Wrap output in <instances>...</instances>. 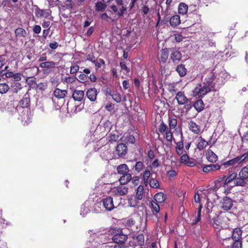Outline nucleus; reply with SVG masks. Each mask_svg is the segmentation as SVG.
<instances>
[{
  "instance_id": "obj_1",
  "label": "nucleus",
  "mask_w": 248,
  "mask_h": 248,
  "mask_svg": "<svg viewBox=\"0 0 248 248\" xmlns=\"http://www.w3.org/2000/svg\"><path fill=\"white\" fill-rule=\"evenodd\" d=\"M112 240L116 244L113 248H125V243L128 239V235L124 232L123 229L114 227L111 229Z\"/></svg>"
},
{
  "instance_id": "obj_2",
  "label": "nucleus",
  "mask_w": 248,
  "mask_h": 248,
  "mask_svg": "<svg viewBox=\"0 0 248 248\" xmlns=\"http://www.w3.org/2000/svg\"><path fill=\"white\" fill-rule=\"evenodd\" d=\"M117 171L118 174L122 175L119 179L121 184L124 185L131 181L132 175L129 173V169L126 164H122L118 166Z\"/></svg>"
},
{
  "instance_id": "obj_3",
  "label": "nucleus",
  "mask_w": 248,
  "mask_h": 248,
  "mask_svg": "<svg viewBox=\"0 0 248 248\" xmlns=\"http://www.w3.org/2000/svg\"><path fill=\"white\" fill-rule=\"evenodd\" d=\"M116 5H112L110 8L119 17L123 16L127 9V2L125 0H115Z\"/></svg>"
},
{
  "instance_id": "obj_4",
  "label": "nucleus",
  "mask_w": 248,
  "mask_h": 248,
  "mask_svg": "<svg viewBox=\"0 0 248 248\" xmlns=\"http://www.w3.org/2000/svg\"><path fill=\"white\" fill-rule=\"evenodd\" d=\"M235 185L241 186H245L248 185V167H243L239 171L238 177L235 179Z\"/></svg>"
},
{
  "instance_id": "obj_5",
  "label": "nucleus",
  "mask_w": 248,
  "mask_h": 248,
  "mask_svg": "<svg viewBox=\"0 0 248 248\" xmlns=\"http://www.w3.org/2000/svg\"><path fill=\"white\" fill-rule=\"evenodd\" d=\"M202 78H203V84L214 88V84L213 81L215 79L216 76L213 71L211 70L205 71L202 76Z\"/></svg>"
},
{
  "instance_id": "obj_6",
  "label": "nucleus",
  "mask_w": 248,
  "mask_h": 248,
  "mask_svg": "<svg viewBox=\"0 0 248 248\" xmlns=\"http://www.w3.org/2000/svg\"><path fill=\"white\" fill-rule=\"evenodd\" d=\"M128 152V148L125 143H120L116 147V154L119 157H124Z\"/></svg>"
},
{
  "instance_id": "obj_7",
  "label": "nucleus",
  "mask_w": 248,
  "mask_h": 248,
  "mask_svg": "<svg viewBox=\"0 0 248 248\" xmlns=\"http://www.w3.org/2000/svg\"><path fill=\"white\" fill-rule=\"evenodd\" d=\"M220 205L221 208L224 211H228L232 208L233 205L232 201L231 198L225 197L220 202Z\"/></svg>"
},
{
  "instance_id": "obj_8",
  "label": "nucleus",
  "mask_w": 248,
  "mask_h": 248,
  "mask_svg": "<svg viewBox=\"0 0 248 248\" xmlns=\"http://www.w3.org/2000/svg\"><path fill=\"white\" fill-rule=\"evenodd\" d=\"M182 54L175 48L170 49V60L174 63H178L181 60Z\"/></svg>"
},
{
  "instance_id": "obj_9",
  "label": "nucleus",
  "mask_w": 248,
  "mask_h": 248,
  "mask_svg": "<svg viewBox=\"0 0 248 248\" xmlns=\"http://www.w3.org/2000/svg\"><path fill=\"white\" fill-rule=\"evenodd\" d=\"M175 99H176L177 103L179 105H183L186 104V102L190 101L186 96L184 92H178L176 95Z\"/></svg>"
},
{
  "instance_id": "obj_10",
  "label": "nucleus",
  "mask_w": 248,
  "mask_h": 248,
  "mask_svg": "<svg viewBox=\"0 0 248 248\" xmlns=\"http://www.w3.org/2000/svg\"><path fill=\"white\" fill-rule=\"evenodd\" d=\"M102 202L103 206L106 210L111 211L115 208L113 198L111 196L104 198Z\"/></svg>"
},
{
  "instance_id": "obj_11",
  "label": "nucleus",
  "mask_w": 248,
  "mask_h": 248,
  "mask_svg": "<svg viewBox=\"0 0 248 248\" xmlns=\"http://www.w3.org/2000/svg\"><path fill=\"white\" fill-rule=\"evenodd\" d=\"M31 98L30 95L27 93L19 102V106L23 108H28L30 107Z\"/></svg>"
},
{
  "instance_id": "obj_12",
  "label": "nucleus",
  "mask_w": 248,
  "mask_h": 248,
  "mask_svg": "<svg viewBox=\"0 0 248 248\" xmlns=\"http://www.w3.org/2000/svg\"><path fill=\"white\" fill-rule=\"evenodd\" d=\"M213 88L207 85L203 84V86L201 87L197 91V88L195 89L199 97H202L207 93L210 92L212 91Z\"/></svg>"
},
{
  "instance_id": "obj_13",
  "label": "nucleus",
  "mask_w": 248,
  "mask_h": 248,
  "mask_svg": "<svg viewBox=\"0 0 248 248\" xmlns=\"http://www.w3.org/2000/svg\"><path fill=\"white\" fill-rule=\"evenodd\" d=\"M184 137L182 132L181 133V140L177 142H175L176 146L175 147L176 154L178 155H182L184 153Z\"/></svg>"
},
{
  "instance_id": "obj_14",
  "label": "nucleus",
  "mask_w": 248,
  "mask_h": 248,
  "mask_svg": "<svg viewBox=\"0 0 248 248\" xmlns=\"http://www.w3.org/2000/svg\"><path fill=\"white\" fill-rule=\"evenodd\" d=\"M188 127L190 131L195 134L201 133V127L193 121H190L188 123Z\"/></svg>"
},
{
  "instance_id": "obj_15",
  "label": "nucleus",
  "mask_w": 248,
  "mask_h": 248,
  "mask_svg": "<svg viewBox=\"0 0 248 248\" xmlns=\"http://www.w3.org/2000/svg\"><path fill=\"white\" fill-rule=\"evenodd\" d=\"M220 169V166L217 164L205 165L202 167V171L205 173L216 171Z\"/></svg>"
},
{
  "instance_id": "obj_16",
  "label": "nucleus",
  "mask_w": 248,
  "mask_h": 248,
  "mask_svg": "<svg viewBox=\"0 0 248 248\" xmlns=\"http://www.w3.org/2000/svg\"><path fill=\"white\" fill-rule=\"evenodd\" d=\"M34 13L36 17L37 18H40L41 17L47 18L50 15L48 10L41 9L38 6L35 8Z\"/></svg>"
},
{
  "instance_id": "obj_17",
  "label": "nucleus",
  "mask_w": 248,
  "mask_h": 248,
  "mask_svg": "<svg viewBox=\"0 0 248 248\" xmlns=\"http://www.w3.org/2000/svg\"><path fill=\"white\" fill-rule=\"evenodd\" d=\"M53 95L58 99H63L67 94L66 90H61L59 88H56L53 92Z\"/></svg>"
},
{
  "instance_id": "obj_18",
  "label": "nucleus",
  "mask_w": 248,
  "mask_h": 248,
  "mask_svg": "<svg viewBox=\"0 0 248 248\" xmlns=\"http://www.w3.org/2000/svg\"><path fill=\"white\" fill-rule=\"evenodd\" d=\"M97 91L95 88H91L86 92V96L91 101H94L96 99Z\"/></svg>"
},
{
  "instance_id": "obj_19",
  "label": "nucleus",
  "mask_w": 248,
  "mask_h": 248,
  "mask_svg": "<svg viewBox=\"0 0 248 248\" xmlns=\"http://www.w3.org/2000/svg\"><path fill=\"white\" fill-rule=\"evenodd\" d=\"M206 158L211 163H215L218 159L217 155L211 150L208 149L206 153Z\"/></svg>"
},
{
  "instance_id": "obj_20",
  "label": "nucleus",
  "mask_w": 248,
  "mask_h": 248,
  "mask_svg": "<svg viewBox=\"0 0 248 248\" xmlns=\"http://www.w3.org/2000/svg\"><path fill=\"white\" fill-rule=\"evenodd\" d=\"M242 231L240 228H236L232 232V238L233 240L242 241Z\"/></svg>"
},
{
  "instance_id": "obj_21",
  "label": "nucleus",
  "mask_w": 248,
  "mask_h": 248,
  "mask_svg": "<svg viewBox=\"0 0 248 248\" xmlns=\"http://www.w3.org/2000/svg\"><path fill=\"white\" fill-rule=\"evenodd\" d=\"M222 165L226 168L229 166H237V165H241V164L239 162V158L238 156H237L233 159L223 163Z\"/></svg>"
},
{
  "instance_id": "obj_22",
  "label": "nucleus",
  "mask_w": 248,
  "mask_h": 248,
  "mask_svg": "<svg viewBox=\"0 0 248 248\" xmlns=\"http://www.w3.org/2000/svg\"><path fill=\"white\" fill-rule=\"evenodd\" d=\"M169 52V49L167 48L162 49L160 51L159 61L163 63H165L168 59Z\"/></svg>"
},
{
  "instance_id": "obj_23",
  "label": "nucleus",
  "mask_w": 248,
  "mask_h": 248,
  "mask_svg": "<svg viewBox=\"0 0 248 248\" xmlns=\"http://www.w3.org/2000/svg\"><path fill=\"white\" fill-rule=\"evenodd\" d=\"M121 140L124 142L125 143L134 144L135 142V139L133 135L129 134H124L121 138Z\"/></svg>"
},
{
  "instance_id": "obj_24",
  "label": "nucleus",
  "mask_w": 248,
  "mask_h": 248,
  "mask_svg": "<svg viewBox=\"0 0 248 248\" xmlns=\"http://www.w3.org/2000/svg\"><path fill=\"white\" fill-rule=\"evenodd\" d=\"M180 23V17L178 15L173 16L170 19V24L172 27H176L179 26Z\"/></svg>"
},
{
  "instance_id": "obj_25",
  "label": "nucleus",
  "mask_w": 248,
  "mask_h": 248,
  "mask_svg": "<svg viewBox=\"0 0 248 248\" xmlns=\"http://www.w3.org/2000/svg\"><path fill=\"white\" fill-rule=\"evenodd\" d=\"M84 92L81 90H75L72 94V97L75 101H81L84 98Z\"/></svg>"
},
{
  "instance_id": "obj_26",
  "label": "nucleus",
  "mask_w": 248,
  "mask_h": 248,
  "mask_svg": "<svg viewBox=\"0 0 248 248\" xmlns=\"http://www.w3.org/2000/svg\"><path fill=\"white\" fill-rule=\"evenodd\" d=\"M193 107L198 112H201L204 108V104L202 99H198L192 104Z\"/></svg>"
},
{
  "instance_id": "obj_27",
  "label": "nucleus",
  "mask_w": 248,
  "mask_h": 248,
  "mask_svg": "<svg viewBox=\"0 0 248 248\" xmlns=\"http://www.w3.org/2000/svg\"><path fill=\"white\" fill-rule=\"evenodd\" d=\"M56 63L53 61H46L42 62L39 64V67L42 68H46L47 69H51L55 67Z\"/></svg>"
},
{
  "instance_id": "obj_28",
  "label": "nucleus",
  "mask_w": 248,
  "mask_h": 248,
  "mask_svg": "<svg viewBox=\"0 0 248 248\" xmlns=\"http://www.w3.org/2000/svg\"><path fill=\"white\" fill-rule=\"evenodd\" d=\"M176 71L181 77L185 76L187 73V69L186 68V65L182 63L177 66Z\"/></svg>"
},
{
  "instance_id": "obj_29",
  "label": "nucleus",
  "mask_w": 248,
  "mask_h": 248,
  "mask_svg": "<svg viewBox=\"0 0 248 248\" xmlns=\"http://www.w3.org/2000/svg\"><path fill=\"white\" fill-rule=\"evenodd\" d=\"M150 207L151 208V211L154 215L157 217L158 213L160 211V206L158 203L155 202L154 201H152Z\"/></svg>"
},
{
  "instance_id": "obj_30",
  "label": "nucleus",
  "mask_w": 248,
  "mask_h": 248,
  "mask_svg": "<svg viewBox=\"0 0 248 248\" xmlns=\"http://www.w3.org/2000/svg\"><path fill=\"white\" fill-rule=\"evenodd\" d=\"M166 197L163 193L158 192L154 196V201L158 203H162L165 201Z\"/></svg>"
},
{
  "instance_id": "obj_31",
  "label": "nucleus",
  "mask_w": 248,
  "mask_h": 248,
  "mask_svg": "<svg viewBox=\"0 0 248 248\" xmlns=\"http://www.w3.org/2000/svg\"><path fill=\"white\" fill-rule=\"evenodd\" d=\"M178 13L181 15H186L188 11V5L184 2H180L178 7Z\"/></svg>"
},
{
  "instance_id": "obj_32",
  "label": "nucleus",
  "mask_w": 248,
  "mask_h": 248,
  "mask_svg": "<svg viewBox=\"0 0 248 248\" xmlns=\"http://www.w3.org/2000/svg\"><path fill=\"white\" fill-rule=\"evenodd\" d=\"M149 185L151 188L157 189L160 187L158 180L156 179V176L155 178L153 177V176L150 178Z\"/></svg>"
},
{
  "instance_id": "obj_33",
  "label": "nucleus",
  "mask_w": 248,
  "mask_h": 248,
  "mask_svg": "<svg viewBox=\"0 0 248 248\" xmlns=\"http://www.w3.org/2000/svg\"><path fill=\"white\" fill-rule=\"evenodd\" d=\"M144 194V187L142 185H140L137 188L136 196H135L138 199L141 200Z\"/></svg>"
},
{
  "instance_id": "obj_34",
  "label": "nucleus",
  "mask_w": 248,
  "mask_h": 248,
  "mask_svg": "<svg viewBox=\"0 0 248 248\" xmlns=\"http://www.w3.org/2000/svg\"><path fill=\"white\" fill-rule=\"evenodd\" d=\"M152 169V168L151 166H149L147 167L144 172L140 174L142 175V178H148L149 179L150 177H151L153 176V173H155L156 175V174L155 172H151Z\"/></svg>"
},
{
  "instance_id": "obj_35",
  "label": "nucleus",
  "mask_w": 248,
  "mask_h": 248,
  "mask_svg": "<svg viewBox=\"0 0 248 248\" xmlns=\"http://www.w3.org/2000/svg\"><path fill=\"white\" fill-rule=\"evenodd\" d=\"M212 224L213 226L216 230H217V231L220 230L221 228V220L220 218L218 216H217L216 217L214 218Z\"/></svg>"
},
{
  "instance_id": "obj_36",
  "label": "nucleus",
  "mask_w": 248,
  "mask_h": 248,
  "mask_svg": "<svg viewBox=\"0 0 248 248\" xmlns=\"http://www.w3.org/2000/svg\"><path fill=\"white\" fill-rule=\"evenodd\" d=\"M140 200L135 197L129 198L128 199V205L131 207H136L140 203Z\"/></svg>"
},
{
  "instance_id": "obj_37",
  "label": "nucleus",
  "mask_w": 248,
  "mask_h": 248,
  "mask_svg": "<svg viewBox=\"0 0 248 248\" xmlns=\"http://www.w3.org/2000/svg\"><path fill=\"white\" fill-rule=\"evenodd\" d=\"M141 0H132L128 7V11L130 13L134 12L135 8L137 9L139 8V2Z\"/></svg>"
},
{
  "instance_id": "obj_38",
  "label": "nucleus",
  "mask_w": 248,
  "mask_h": 248,
  "mask_svg": "<svg viewBox=\"0 0 248 248\" xmlns=\"http://www.w3.org/2000/svg\"><path fill=\"white\" fill-rule=\"evenodd\" d=\"M199 139L200 141L198 142L197 148L199 150L202 151L207 146L208 143L202 137H200Z\"/></svg>"
},
{
  "instance_id": "obj_39",
  "label": "nucleus",
  "mask_w": 248,
  "mask_h": 248,
  "mask_svg": "<svg viewBox=\"0 0 248 248\" xmlns=\"http://www.w3.org/2000/svg\"><path fill=\"white\" fill-rule=\"evenodd\" d=\"M15 33L17 37H25L27 35V31L22 28H18L15 31Z\"/></svg>"
},
{
  "instance_id": "obj_40",
  "label": "nucleus",
  "mask_w": 248,
  "mask_h": 248,
  "mask_svg": "<svg viewBox=\"0 0 248 248\" xmlns=\"http://www.w3.org/2000/svg\"><path fill=\"white\" fill-rule=\"evenodd\" d=\"M128 188L125 186H122L117 188L116 193L121 196L126 195L128 193Z\"/></svg>"
},
{
  "instance_id": "obj_41",
  "label": "nucleus",
  "mask_w": 248,
  "mask_h": 248,
  "mask_svg": "<svg viewBox=\"0 0 248 248\" xmlns=\"http://www.w3.org/2000/svg\"><path fill=\"white\" fill-rule=\"evenodd\" d=\"M144 165L143 162L140 161H137L135 165L134 166L133 169L138 173H140L144 168Z\"/></svg>"
},
{
  "instance_id": "obj_42",
  "label": "nucleus",
  "mask_w": 248,
  "mask_h": 248,
  "mask_svg": "<svg viewBox=\"0 0 248 248\" xmlns=\"http://www.w3.org/2000/svg\"><path fill=\"white\" fill-rule=\"evenodd\" d=\"M239 158V162L241 165L245 163L248 159V151L245 152L240 155H238Z\"/></svg>"
},
{
  "instance_id": "obj_43",
  "label": "nucleus",
  "mask_w": 248,
  "mask_h": 248,
  "mask_svg": "<svg viewBox=\"0 0 248 248\" xmlns=\"http://www.w3.org/2000/svg\"><path fill=\"white\" fill-rule=\"evenodd\" d=\"M107 5L101 1H97L95 3V8L96 11L102 12L105 10Z\"/></svg>"
},
{
  "instance_id": "obj_44",
  "label": "nucleus",
  "mask_w": 248,
  "mask_h": 248,
  "mask_svg": "<svg viewBox=\"0 0 248 248\" xmlns=\"http://www.w3.org/2000/svg\"><path fill=\"white\" fill-rule=\"evenodd\" d=\"M171 129L169 128L164 133L165 134L166 140L169 142H171L173 138V132H171Z\"/></svg>"
},
{
  "instance_id": "obj_45",
  "label": "nucleus",
  "mask_w": 248,
  "mask_h": 248,
  "mask_svg": "<svg viewBox=\"0 0 248 248\" xmlns=\"http://www.w3.org/2000/svg\"><path fill=\"white\" fill-rule=\"evenodd\" d=\"M177 124V121L176 118L169 117V128L174 129Z\"/></svg>"
},
{
  "instance_id": "obj_46",
  "label": "nucleus",
  "mask_w": 248,
  "mask_h": 248,
  "mask_svg": "<svg viewBox=\"0 0 248 248\" xmlns=\"http://www.w3.org/2000/svg\"><path fill=\"white\" fill-rule=\"evenodd\" d=\"M237 173L235 172L232 173L226 178L224 184H228L231 182L232 180H234V182H235V179L237 178Z\"/></svg>"
},
{
  "instance_id": "obj_47",
  "label": "nucleus",
  "mask_w": 248,
  "mask_h": 248,
  "mask_svg": "<svg viewBox=\"0 0 248 248\" xmlns=\"http://www.w3.org/2000/svg\"><path fill=\"white\" fill-rule=\"evenodd\" d=\"M9 85L6 83H0V93H6L9 90Z\"/></svg>"
},
{
  "instance_id": "obj_48",
  "label": "nucleus",
  "mask_w": 248,
  "mask_h": 248,
  "mask_svg": "<svg viewBox=\"0 0 248 248\" xmlns=\"http://www.w3.org/2000/svg\"><path fill=\"white\" fill-rule=\"evenodd\" d=\"M169 129L167 125L163 122L159 124L158 126V131L162 134H164V133Z\"/></svg>"
},
{
  "instance_id": "obj_49",
  "label": "nucleus",
  "mask_w": 248,
  "mask_h": 248,
  "mask_svg": "<svg viewBox=\"0 0 248 248\" xmlns=\"http://www.w3.org/2000/svg\"><path fill=\"white\" fill-rule=\"evenodd\" d=\"M21 89V85L19 82H15L11 86V90L13 93H17L19 90Z\"/></svg>"
},
{
  "instance_id": "obj_50",
  "label": "nucleus",
  "mask_w": 248,
  "mask_h": 248,
  "mask_svg": "<svg viewBox=\"0 0 248 248\" xmlns=\"http://www.w3.org/2000/svg\"><path fill=\"white\" fill-rule=\"evenodd\" d=\"M93 63L97 68H101L103 65H105V62L102 59H96L93 61Z\"/></svg>"
},
{
  "instance_id": "obj_51",
  "label": "nucleus",
  "mask_w": 248,
  "mask_h": 248,
  "mask_svg": "<svg viewBox=\"0 0 248 248\" xmlns=\"http://www.w3.org/2000/svg\"><path fill=\"white\" fill-rule=\"evenodd\" d=\"M136 240L140 246H142L144 244V237L143 234L140 233L136 237Z\"/></svg>"
},
{
  "instance_id": "obj_52",
  "label": "nucleus",
  "mask_w": 248,
  "mask_h": 248,
  "mask_svg": "<svg viewBox=\"0 0 248 248\" xmlns=\"http://www.w3.org/2000/svg\"><path fill=\"white\" fill-rule=\"evenodd\" d=\"M202 204H199V207H198V213H197V217H196L195 221L192 223V224L193 225H196L199 221H200V220H201V210H202Z\"/></svg>"
},
{
  "instance_id": "obj_53",
  "label": "nucleus",
  "mask_w": 248,
  "mask_h": 248,
  "mask_svg": "<svg viewBox=\"0 0 248 248\" xmlns=\"http://www.w3.org/2000/svg\"><path fill=\"white\" fill-rule=\"evenodd\" d=\"M111 97L113 100L117 103H120L122 100L120 93L117 92H114Z\"/></svg>"
},
{
  "instance_id": "obj_54",
  "label": "nucleus",
  "mask_w": 248,
  "mask_h": 248,
  "mask_svg": "<svg viewBox=\"0 0 248 248\" xmlns=\"http://www.w3.org/2000/svg\"><path fill=\"white\" fill-rule=\"evenodd\" d=\"M77 79L80 83H85L87 82L88 80V76H87L85 74L82 73L78 76V78Z\"/></svg>"
},
{
  "instance_id": "obj_55",
  "label": "nucleus",
  "mask_w": 248,
  "mask_h": 248,
  "mask_svg": "<svg viewBox=\"0 0 248 248\" xmlns=\"http://www.w3.org/2000/svg\"><path fill=\"white\" fill-rule=\"evenodd\" d=\"M183 105H184L183 109L185 110V112L186 114L188 113V112L193 107L192 104H191L190 101H189L188 102H186V104H184Z\"/></svg>"
},
{
  "instance_id": "obj_56",
  "label": "nucleus",
  "mask_w": 248,
  "mask_h": 248,
  "mask_svg": "<svg viewBox=\"0 0 248 248\" xmlns=\"http://www.w3.org/2000/svg\"><path fill=\"white\" fill-rule=\"evenodd\" d=\"M168 90L172 94L175 93L177 89L174 83H169L168 85Z\"/></svg>"
},
{
  "instance_id": "obj_57",
  "label": "nucleus",
  "mask_w": 248,
  "mask_h": 248,
  "mask_svg": "<svg viewBox=\"0 0 248 248\" xmlns=\"http://www.w3.org/2000/svg\"><path fill=\"white\" fill-rule=\"evenodd\" d=\"M119 137V135L111 133L108 137V141L111 143L116 142L118 140Z\"/></svg>"
},
{
  "instance_id": "obj_58",
  "label": "nucleus",
  "mask_w": 248,
  "mask_h": 248,
  "mask_svg": "<svg viewBox=\"0 0 248 248\" xmlns=\"http://www.w3.org/2000/svg\"><path fill=\"white\" fill-rule=\"evenodd\" d=\"M242 241L233 240L231 248H242Z\"/></svg>"
},
{
  "instance_id": "obj_59",
  "label": "nucleus",
  "mask_w": 248,
  "mask_h": 248,
  "mask_svg": "<svg viewBox=\"0 0 248 248\" xmlns=\"http://www.w3.org/2000/svg\"><path fill=\"white\" fill-rule=\"evenodd\" d=\"M77 80L76 77H68L64 78V82L68 84H71L75 82Z\"/></svg>"
},
{
  "instance_id": "obj_60",
  "label": "nucleus",
  "mask_w": 248,
  "mask_h": 248,
  "mask_svg": "<svg viewBox=\"0 0 248 248\" xmlns=\"http://www.w3.org/2000/svg\"><path fill=\"white\" fill-rule=\"evenodd\" d=\"M189 159V156L187 155V154H182L181 157H180V162L181 163H184V164H186L187 161H188V160Z\"/></svg>"
},
{
  "instance_id": "obj_61",
  "label": "nucleus",
  "mask_w": 248,
  "mask_h": 248,
  "mask_svg": "<svg viewBox=\"0 0 248 248\" xmlns=\"http://www.w3.org/2000/svg\"><path fill=\"white\" fill-rule=\"evenodd\" d=\"M79 66L77 64L72 65L70 67V73L71 74H76L79 70Z\"/></svg>"
},
{
  "instance_id": "obj_62",
  "label": "nucleus",
  "mask_w": 248,
  "mask_h": 248,
  "mask_svg": "<svg viewBox=\"0 0 248 248\" xmlns=\"http://www.w3.org/2000/svg\"><path fill=\"white\" fill-rule=\"evenodd\" d=\"M7 62L6 56L5 55L0 56V68L5 65Z\"/></svg>"
},
{
  "instance_id": "obj_63",
  "label": "nucleus",
  "mask_w": 248,
  "mask_h": 248,
  "mask_svg": "<svg viewBox=\"0 0 248 248\" xmlns=\"http://www.w3.org/2000/svg\"><path fill=\"white\" fill-rule=\"evenodd\" d=\"M42 26L44 28L50 29L51 27L50 22L49 21L43 20Z\"/></svg>"
},
{
  "instance_id": "obj_64",
  "label": "nucleus",
  "mask_w": 248,
  "mask_h": 248,
  "mask_svg": "<svg viewBox=\"0 0 248 248\" xmlns=\"http://www.w3.org/2000/svg\"><path fill=\"white\" fill-rule=\"evenodd\" d=\"M105 108L108 111H111L114 109V105L111 103H108L105 106Z\"/></svg>"
}]
</instances>
